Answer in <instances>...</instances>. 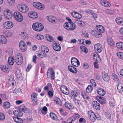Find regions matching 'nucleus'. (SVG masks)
Returning <instances> with one entry per match:
<instances>
[{"label":"nucleus","mask_w":123,"mask_h":123,"mask_svg":"<svg viewBox=\"0 0 123 123\" xmlns=\"http://www.w3.org/2000/svg\"><path fill=\"white\" fill-rule=\"evenodd\" d=\"M49 115L51 118L53 120H56L57 119V117L56 116L53 112L51 113Z\"/></svg>","instance_id":"43"},{"label":"nucleus","mask_w":123,"mask_h":123,"mask_svg":"<svg viewBox=\"0 0 123 123\" xmlns=\"http://www.w3.org/2000/svg\"><path fill=\"white\" fill-rule=\"evenodd\" d=\"M17 54L16 57L15 62L18 65H21L23 63V56L21 53H19Z\"/></svg>","instance_id":"4"},{"label":"nucleus","mask_w":123,"mask_h":123,"mask_svg":"<svg viewBox=\"0 0 123 123\" xmlns=\"http://www.w3.org/2000/svg\"><path fill=\"white\" fill-rule=\"evenodd\" d=\"M105 11L106 13L109 14H112L114 13V12L112 10L107 9Z\"/></svg>","instance_id":"54"},{"label":"nucleus","mask_w":123,"mask_h":123,"mask_svg":"<svg viewBox=\"0 0 123 123\" xmlns=\"http://www.w3.org/2000/svg\"><path fill=\"white\" fill-rule=\"evenodd\" d=\"M47 108L46 106L43 107L41 110L42 113L43 114H46L47 113Z\"/></svg>","instance_id":"49"},{"label":"nucleus","mask_w":123,"mask_h":123,"mask_svg":"<svg viewBox=\"0 0 123 123\" xmlns=\"http://www.w3.org/2000/svg\"><path fill=\"white\" fill-rule=\"evenodd\" d=\"M48 76L49 75H50L52 79L55 78V73L53 70L51 69H49L48 71Z\"/></svg>","instance_id":"23"},{"label":"nucleus","mask_w":123,"mask_h":123,"mask_svg":"<svg viewBox=\"0 0 123 123\" xmlns=\"http://www.w3.org/2000/svg\"><path fill=\"white\" fill-rule=\"evenodd\" d=\"M7 41L6 37L3 35H0V43L3 44H6Z\"/></svg>","instance_id":"22"},{"label":"nucleus","mask_w":123,"mask_h":123,"mask_svg":"<svg viewBox=\"0 0 123 123\" xmlns=\"http://www.w3.org/2000/svg\"><path fill=\"white\" fill-rule=\"evenodd\" d=\"M88 117L89 119L92 121H95L97 118L96 115L92 111H89L88 113Z\"/></svg>","instance_id":"6"},{"label":"nucleus","mask_w":123,"mask_h":123,"mask_svg":"<svg viewBox=\"0 0 123 123\" xmlns=\"http://www.w3.org/2000/svg\"><path fill=\"white\" fill-rule=\"evenodd\" d=\"M52 46L53 49L56 51H59L61 49L60 45L57 42H54L52 44Z\"/></svg>","instance_id":"5"},{"label":"nucleus","mask_w":123,"mask_h":123,"mask_svg":"<svg viewBox=\"0 0 123 123\" xmlns=\"http://www.w3.org/2000/svg\"><path fill=\"white\" fill-rule=\"evenodd\" d=\"M101 3L102 5L105 7H110L111 6L110 3L107 1L102 0L101 1Z\"/></svg>","instance_id":"27"},{"label":"nucleus","mask_w":123,"mask_h":123,"mask_svg":"<svg viewBox=\"0 0 123 123\" xmlns=\"http://www.w3.org/2000/svg\"><path fill=\"white\" fill-rule=\"evenodd\" d=\"M74 23L77 24L79 25L82 26L85 25L84 22L79 19H75L74 20Z\"/></svg>","instance_id":"28"},{"label":"nucleus","mask_w":123,"mask_h":123,"mask_svg":"<svg viewBox=\"0 0 123 123\" xmlns=\"http://www.w3.org/2000/svg\"><path fill=\"white\" fill-rule=\"evenodd\" d=\"M81 95L83 98L85 99H87L89 97L88 95L85 92H81Z\"/></svg>","instance_id":"48"},{"label":"nucleus","mask_w":123,"mask_h":123,"mask_svg":"<svg viewBox=\"0 0 123 123\" xmlns=\"http://www.w3.org/2000/svg\"><path fill=\"white\" fill-rule=\"evenodd\" d=\"M115 21L118 24L120 25H123V18L120 17L117 18H116Z\"/></svg>","instance_id":"29"},{"label":"nucleus","mask_w":123,"mask_h":123,"mask_svg":"<svg viewBox=\"0 0 123 123\" xmlns=\"http://www.w3.org/2000/svg\"><path fill=\"white\" fill-rule=\"evenodd\" d=\"M19 46L22 51L25 52L26 50V45L24 41L21 40L20 41Z\"/></svg>","instance_id":"9"},{"label":"nucleus","mask_w":123,"mask_h":123,"mask_svg":"<svg viewBox=\"0 0 123 123\" xmlns=\"http://www.w3.org/2000/svg\"><path fill=\"white\" fill-rule=\"evenodd\" d=\"M85 12H86L88 13L89 14L91 13L92 14H93V12L90 9L86 10H85Z\"/></svg>","instance_id":"61"},{"label":"nucleus","mask_w":123,"mask_h":123,"mask_svg":"<svg viewBox=\"0 0 123 123\" xmlns=\"http://www.w3.org/2000/svg\"><path fill=\"white\" fill-rule=\"evenodd\" d=\"M76 118L73 117H70L68 120V121L69 123H72V121L75 120Z\"/></svg>","instance_id":"51"},{"label":"nucleus","mask_w":123,"mask_h":123,"mask_svg":"<svg viewBox=\"0 0 123 123\" xmlns=\"http://www.w3.org/2000/svg\"><path fill=\"white\" fill-rule=\"evenodd\" d=\"M93 108L97 110H99L100 108V106L99 103L96 101H93L92 103Z\"/></svg>","instance_id":"15"},{"label":"nucleus","mask_w":123,"mask_h":123,"mask_svg":"<svg viewBox=\"0 0 123 123\" xmlns=\"http://www.w3.org/2000/svg\"><path fill=\"white\" fill-rule=\"evenodd\" d=\"M33 5L35 7L38 9L43 10L44 8V5L39 2H34Z\"/></svg>","instance_id":"7"},{"label":"nucleus","mask_w":123,"mask_h":123,"mask_svg":"<svg viewBox=\"0 0 123 123\" xmlns=\"http://www.w3.org/2000/svg\"><path fill=\"white\" fill-rule=\"evenodd\" d=\"M37 38L38 40H41L43 39L44 37L42 35H37Z\"/></svg>","instance_id":"59"},{"label":"nucleus","mask_w":123,"mask_h":123,"mask_svg":"<svg viewBox=\"0 0 123 123\" xmlns=\"http://www.w3.org/2000/svg\"><path fill=\"white\" fill-rule=\"evenodd\" d=\"M102 77L104 80L105 81H108L109 80V78L108 74L105 72H103L102 74Z\"/></svg>","instance_id":"24"},{"label":"nucleus","mask_w":123,"mask_h":123,"mask_svg":"<svg viewBox=\"0 0 123 123\" xmlns=\"http://www.w3.org/2000/svg\"><path fill=\"white\" fill-rule=\"evenodd\" d=\"M54 101L56 103V104H57L60 105H62V102L60 99L58 98L57 97H55L54 99Z\"/></svg>","instance_id":"39"},{"label":"nucleus","mask_w":123,"mask_h":123,"mask_svg":"<svg viewBox=\"0 0 123 123\" xmlns=\"http://www.w3.org/2000/svg\"><path fill=\"white\" fill-rule=\"evenodd\" d=\"M5 108L8 109L10 107V105L9 102H5L3 104Z\"/></svg>","instance_id":"47"},{"label":"nucleus","mask_w":123,"mask_h":123,"mask_svg":"<svg viewBox=\"0 0 123 123\" xmlns=\"http://www.w3.org/2000/svg\"><path fill=\"white\" fill-rule=\"evenodd\" d=\"M14 58L12 57H9L8 59V62L9 65H13L14 62Z\"/></svg>","instance_id":"36"},{"label":"nucleus","mask_w":123,"mask_h":123,"mask_svg":"<svg viewBox=\"0 0 123 123\" xmlns=\"http://www.w3.org/2000/svg\"><path fill=\"white\" fill-rule=\"evenodd\" d=\"M116 47L118 49L123 50V42H119L116 44Z\"/></svg>","instance_id":"32"},{"label":"nucleus","mask_w":123,"mask_h":123,"mask_svg":"<svg viewBox=\"0 0 123 123\" xmlns=\"http://www.w3.org/2000/svg\"><path fill=\"white\" fill-rule=\"evenodd\" d=\"M68 68L69 70L72 73L76 74L77 72V69L71 66H69Z\"/></svg>","instance_id":"25"},{"label":"nucleus","mask_w":123,"mask_h":123,"mask_svg":"<svg viewBox=\"0 0 123 123\" xmlns=\"http://www.w3.org/2000/svg\"><path fill=\"white\" fill-rule=\"evenodd\" d=\"M32 28L34 30L37 31H40L43 29L44 27L42 24L39 23H35L32 26Z\"/></svg>","instance_id":"1"},{"label":"nucleus","mask_w":123,"mask_h":123,"mask_svg":"<svg viewBox=\"0 0 123 123\" xmlns=\"http://www.w3.org/2000/svg\"><path fill=\"white\" fill-rule=\"evenodd\" d=\"M65 105L66 107L70 109L74 108V107L71 104L67 102H66L65 103Z\"/></svg>","instance_id":"41"},{"label":"nucleus","mask_w":123,"mask_h":123,"mask_svg":"<svg viewBox=\"0 0 123 123\" xmlns=\"http://www.w3.org/2000/svg\"><path fill=\"white\" fill-rule=\"evenodd\" d=\"M107 41L108 43L111 46H113L114 45V42L113 39L111 37L107 38Z\"/></svg>","instance_id":"38"},{"label":"nucleus","mask_w":123,"mask_h":123,"mask_svg":"<svg viewBox=\"0 0 123 123\" xmlns=\"http://www.w3.org/2000/svg\"><path fill=\"white\" fill-rule=\"evenodd\" d=\"M20 37L21 39L26 40L28 39V35L25 32H21L20 34Z\"/></svg>","instance_id":"31"},{"label":"nucleus","mask_w":123,"mask_h":123,"mask_svg":"<svg viewBox=\"0 0 123 123\" xmlns=\"http://www.w3.org/2000/svg\"><path fill=\"white\" fill-rule=\"evenodd\" d=\"M90 83L92 85H94V87H95L96 86V83L95 81L94 80L91 79L90 80Z\"/></svg>","instance_id":"60"},{"label":"nucleus","mask_w":123,"mask_h":123,"mask_svg":"<svg viewBox=\"0 0 123 123\" xmlns=\"http://www.w3.org/2000/svg\"><path fill=\"white\" fill-rule=\"evenodd\" d=\"M93 56V59L96 60V62H100L101 59L100 57L97 53H94Z\"/></svg>","instance_id":"20"},{"label":"nucleus","mask_w":123,"mask_h":123,"mask_svg":"<svg viewBox=\"0 0 123 123\" xmlns=\"http://www.w3.org/2000/svg\"><path fill=\"white\" fill-rule=\"evenodd\" d=\"M70 24L71 25H70V26H69V27H71L72 28L73 27L74 28V26L75 27V28L73 29V30L76 28V26L74 23H71V24Z\"/></svg>","instance_id":"62"},{"label":"nucleus","mask_w":123,"mask_h":123,"mask_svg":"<svg viewBox=\"0 0 123 123\" xmlns=\"http://www.w3.org/2000/svg\"><path fill=\"white\" fill-rule=\"evenodd\" d=\"M37 54L39 56L40 58H42L43 57H46L47 55L45 53L42 51H38L37 52Z\"/></svg>","instance_id":"19"},{"label":"nucleus","mask_w":123,"mask_h":123,"mask_svg":"<svg viewBox=\"0 0 123 123\" xmlns=\"http://www.w3.org/2000/svg\"><path fill=\"white\" fill-rule=\"evenodd\" d=\"M94 48L95 50L98 53L101 52L102 50V46L99 43H97L94 45Z\"/></svg>","instance_id":"12"},{"label":"nucleus","mask_w":123,"mask_h":123,"mask_svg":"<svg viewBox=\"0 0 123 123\" xmlns=\"http://www.w3.org/2000/svg\"><path fill=\"white\" fill-rule=\"evenodd\" d=\"M14 115L17 116L21 117L23 115V113L20 110L18 111H15L13 112Z\"/></svg>","instance_id":"34"},{"label":"nucleus","mask_w":123,"mask_h":123,"mask_svg":"<svg viewBox=\"0 0 123 123\" xmlns=\"http://www.w3.org/2000/svg\"><path fill=\"white\" fill-rule=\"evenodd\" d=\"M13 23L10 21L5 22L3 24V27L5 29H10L13 26Z\"/></svg>","instance_id":"10"},{"label":"nucleus","mask_w":123,"mask_h":123,"mask_svg":"<svg viewBox=\"0 0 123 123\" xmlns=\"http://www.w3.org/2000/svg\"><path fill=\"white\" fill-rule=\"evenodd\" d=\"M31 99L34 104L36 105L37 103V94L35 93H33L31 95Z\"/></svg>","instance_id":"16"},{"label":"nucleus","mask_w":123,"mask_h":123,"mask_svg":"<svg viewBox=\"0 0 123 123\" xmlns=\"http://www.w3.org/2000/svg\"><path fill=\"white\" fill-rule=\"evenodd\" d=\"M98 93L100 95L103 96L105 94V91L102 89L99 88L97 90Z\"/></svg>","instance_id":"35"},{"label":"nucleus","mask_w":123,"mask_h":123,"mask_svg":"<svg viewBox=\"0 0 123 123\" xmlns=\"http://www.w3.org/2000/svg\"><path fill=\"white\" fill-rule=\"evenodd\" d=\"M15 81L14 80V77L12 75H10L9 79V81L10 83H11V82L14 81Z\"/></svg>","instance_id":"55"},{"label":"nucleus","mask_w":123,"mask_h":123,"mask_svg":"<svg viewBox=\"0 0 123 123\" xmlns=\"http://www.w3.org/2000/svg\"><path fill=\"white\" fill-rule=\"evenodd\" d=\"M45 37L46 39L48 41L50 42L54 41V39L49 34H47L45 36Z\"/></svg>","instance_id":"37"},{"label":"nucleus","mask_w":123,"mask_h":123,"mask_svg":"<svg viewBox=\"0 0 123 123\" xmlns=\"http://www.w3.org/2000/svg\"><path fill=\"white\" fill-rule=\"evenodd\" d=\"M105 117L108 118L110 119L111 117V115L110 113L108 112L105 113Z\"/></svg>","instance_id":"56"},{"label":"nucleus","mask_w":123,"mask_h":123,"mask_svg":"<svg viewBox=\"0 0 123 123\" xmlns=\"http://www.w3.org/2000/svg\"><path fill=\"white\" fill-rule=\"evenodd\" d=\"M0 96L2 98L5 99L6 100L7 99L6 96V94H0Z\"/></svg>","instance_id":"63"},{"label":"nucleus","mask_w":123,"mask_h":123,"mask_svg":"<svg viewBox=\"0 0 123 123\" xmlns=\"http://www.w3.org/2000/svg\"><path fill=\"white\" fill-rule=\"evenodd\" d=\"M28 15L30 17L33 18H37L38 16L37 13L34 11H31L29 12Z\"/></svg>","instance_id":"14"},{"label":"nucleus","mask_w":123,"mask_h":123,"mask_svg":"<svg viewBox=\"0 0 123 123\" xmlns=\"http://www.w3.org/2000/svg\"><path fill=\"white\" fill-rule=\"evenodd\" d=\"M93 88L91 86L89 85L86 89V90L87 92L88 93H91L92 91Z\"/></svg>","instance_id":"44"},{"label":"nucleus","mask_w":123,"mask_h":123,"mask_svg":"<svg viewBox=\"0 0 123 123\" xmlns=\"http://www.w3.org/2000/svg\"><path fill=\"white\" fill-rule=\"evenodd\" d=\"M99 98V101L101 104H105V102L104 98L102 97L101 98V97H100Z\"/></svg>","instance_id":"52"},{"label":"nucleus","mask_w":123,"mask_h":123,"mask_svg":"<svg viewBox=\"0 0 123 123\" xmlns=\"http://www.w3.org/2000/svg\"><path fill=\"white\" fill-rule=\"evenodd\" d=\"M19 109L21 111H22L25 113H27V109L25 106H20Z\"/></svg>","instance_id":"40"},{"label":"nucleus","mask_w":123,"mask_h":123,"mask_svg":"<svg viewBox=\"0 0 123 123\" xmlns=\"http://www.w3.org/2000/svg\"><path fill=\"white\" fill-rule=\"evenodd\" d=\"M91 32L92 35L97 38L100 37H102V34L95 30H92Z\"/></svg>","instance_id":"18"},{"label":"nucleus","mask_w":123,"mask_h":123,"mask_svg":"<svg viewBox=\"0 0 123 123\" xmlns=\"http://www.w3.org/2000/svg\"><path fill=\"white\" fill-rule=\"evenodd\" d=\"M71 63L72 65L74 67H78L80 64L79 60L75 57H72L71 59Z\"/></svg>","instance_id":"8"},{"label":"nucleus","mask_w":123,"mask_h":123,"mask_svg":"<svg viewBox=\"0 0 123 123\" xmlns=\"http://www.w3.org/2000/svg\"><path fill=\"white\" fill-rule=\"evenodd\" d=\"M98 26V28H97V29L99 32L102 33L104 32V28L102 26L99 25V26Z\"/></svg>","instance_id":"46"},{"label":"nucleus","mask_w":123,"mask_h":123,"mask_svg":"<svg viewBox=\"0 0 123 123\" xmlns=\"http://www.w3.org/2000/svg\"><path fill=\"white\" fill-rule=\"evenodd\" d=\"M71 14L73 17L77 19H80L82 18L80 14L75 12H72L71 13Z\"/></svg>","instance_id":"21"},{"label":"nucleus","mask_w":123,"mask_h":123,"mask_svg":"<svg viewBox=\"0 0 123 123\" xmlns=\"http://www.w3.org/2000/svg\"><path fill=\"white\" fill-rule=\"evenodd\" d=\"M117 88L119 92H122L123 91V84L121 83L118 84Z\"/></svg>","instance_id":"33"},{"label":"nucleus","mask_w":123,"mask_h":123,"mask_svg":"<svg viewBox=\"0 0 123 123\" xmlns=\"http://www.w3.org/2000/svg\"><path fill=\"white\" fill-rule=\"evenodd\" d=\"M18 71L20 72L19 70ZM16 74L17 76L18 79L20 80V81H21L22 80L23 78L22 75L21 73L19 72V73H18L17 71H16Z\"/></svg>","instance_id":"42"},{"label":"nucleus","mask_w":123,"mask_h":123,"mask_svg":"<svg viewBox=\"0 0 123 123\" xmlns=\"http://www.w3.org/2000/svg\"><path fill=\"white\" fill-rule=\"evenodd\" d=\"M47 20L52 23L55 24L57 22V20L56 18L54 16H47Z\"/></svg>","instance_id":"13"},{"label":"nucleus","mask_w":123,"mask_h":123,"mask_svg":"<svg viewBox=\"0 0 123 123\" xmlns=\"http://www.w3.org/2000/svg\"><path fill=\"white\" fill-rule=\"evenodd\" d=\"M15 0H7L8 2L10 5H12L14 4Z\"/></svg>","instance_id":"58"},{"label":"nucleus","mask_w":123,"mask_h":123,"mask_svg":"<svg viewBox=\"0 0 123 123\" xmlns=\"http://www.w3.org/2000/svg\"><path fill=\"white\" fill-rule=\"evenodd\" d=\"M80 48L81 49L82 51L83 52L86 53L88 52V50L84 46H81L80 47Z\"/></svg>","instance_id":"45"},{"label":"nucleus","mask_w":123,"mask_h":123,"mask_svg":"<svg viewBox=\"0 0 123 123\" xmlns=\"http://www.w3.org/2000/svg\"><path fill=\"white\" fill-rule=\"evenodd\" d=\"M112 76L114 80L117 81L118 80V77L116 74H112Z\"/></svg>","instance_id":"53"},{"label":"nucleus","mask_w":123,"mask_h":123,"mask_svg":"<svg viewBox=\"0 0 123 123\" xmlns=\"http://www.w3.org/2000/svg\"><path fill=\"white\" fill-rule=\"evenodd\" d=\"M13 16L15 19L18 22H21L23 20V18L21 13L19 12H14Z\"/></svg>","instance_id":"3"},{"label":"nucleus","mask_w":123,"mask_h":123,"mask_svg":"<svg viewBox=\"0 0 123 123\" xmlns=\"http://www.w3.org/2000/svg\"><path fill=\"white\" fill-rule=\"evenodd\" d=\"M5 118L4 115L2 113H0V120H3Z\"/></svg>","instance_id":"57"},{"label":"nucleus","mask_w":123,"mask_h":123,"mask_svg":"<svg viewBox=\"0 0 123 123\" xmlns=\"http://www.w3.org/2000/svg\"><path fill=\"white\" fill-rule=\"evenodd\" d=\"M3 33L4 35L7 37L10 38L12 35V33L10 31L6 29L3 30Z\"/></svg>","instance_id":"17"},{"label":"nucleus","mask_w":123,"mask_h":123,"mask_svg":"<svg viewBox=\"0 0 123 123\" xmlns=\"http://www.w3.org/2000/svg\"><path fill=\"white\" fill-rule=\"evenodd\" d=\"M19 118L17 117H13L14 120L17 123L18 122V121L19 120Z\"/></svg>","instance_id":"64"},{"label":"nucleus","mask_w":123,"mask_h":123,"mask_svg":"<svg viewBox=\"0 0 123 123\" xmlns=\"http://www.w3.org/2000/svg\"><path fill=\"white\" fill-rule=\"evenodd\" d=\"M17 8L20 11L24 13L27 12L29 9L28 7L26 5L22 3L19 4Z\"/></svg>","instance_id":"2"},{"label":"nucleus","mask_w":123,"mask_h":123,"mask_svg":"<svg viewBox=\"0 0 123 123\" xmlns=\"http://www.w3.org/2000/svg\"><path fill=\"white\" fill-rule=\"evenodd\" d=\"M117 56L123 60V53L118 52L117 53Z\"/></svg>","instance_id":"50"},{"label":"nucleus","mask_w":123,"mask_h":123,"mask_svg":"<svg viewBox=\"0 0 123 123\" xmlns=\"http://www.w3.org/2000/svg\"><path fill=\"white\" fill-rule=\"evenodd\" d=\"M12 13L10 11H7L4 14L6 18L8 19H11L12 16Z\"/></svg>","instance_id":"26"},{"label":"nucleus","mask_w":123,"mask_h":123,"mask_svg":"<svg viewBox=\"0 0 123 123\" xmlns=\"http://www.w3.org/2000/svg\"><path fill=\"white\" fill-rule=\"evenodd\" d=\"M61 92L65 94L68 95L69 93V91L67 87L64 86H61L60 88Z\"/></svg>","instance_id":"11"},{"label":"nucleus","mask_w":123,"mask_h":123,"mask_svg":"<svg viewBox=\"0 0 123 123\" xmlns=\"http://www.w3.org/2000/svg\"><path fill=\"white\" fill-rule=\"evenodd\" d=\"M69 23L68 22H66L64 24V27L66 29L69 30H73L75 27L74 26V28H72L71 27H69Z\"/></svg>","instance_id":"30"}]
</instances>
